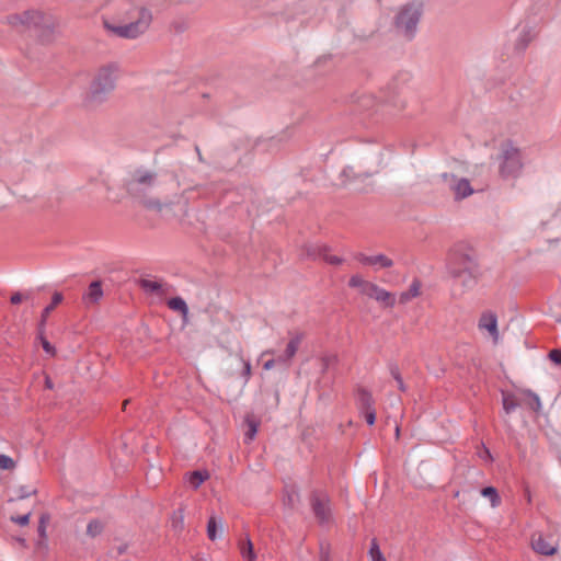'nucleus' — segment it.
<instances>
[{
    "instance_id": "nucleus-16",
    "label": "nucleus",
    "mask_w": 561,
    "mask_h": 561,
    "mask_svg": "<svg viewBox=\"0 0 561 561\" xmlns=\"http://www.w3.org/2000/svg\"><path fill=\"white\" fill-rule=\"evenodd\" d=\"M62 299H64V296L61 293H58V291L54 293V295L51 297V304L46 306L42 312V317H41L38 327L45 328L48 314L54 310V308L57 305H59L62 301Z\"/></svg>"
},
{
    "instance_id": "nucleus-48",
    "label": "nucleus",
    "mask_w": 561,
    "mask_h": 561,
    "mask_svg": "<svg viewBox=\"0 0 561 561\" xmlns=\"http://www.w3.org/2000/svg\"><path fill=\"white\" fill-rule=\"evenodd\" d=\"M413 297H414V296H412V295H411V293H409V291H403V293H401V295H400V301L404 304V302L409 301V300H410L411 298H413Z\"/></svg>"
},
{
    "instance_id": "nucleus-19",
    "label": "nucleus",
    "mask_w": 561,
    "mask_h": 561,
    "mask_svg": "<svg viewBox=\"0 0 561 561\" xmlns=\"http://www.w3.org/2000/svg\"><path fill=\"white\" fill-rule=\"evenodd\" d=\"M502 404L506 414H511L518 407V402L512 392H502Z\"/></svg>"
},
{
    "instance_id": "nucleus-22",
    "label": "nucleus",
    "mask_w": 561,
    "mask_h": 561,
    "mask_svg": "<svg viewBox=\"0 0 561 561\" xmlns=\"http://www.w3.org/2000/svg\"><path fill=\"white\" fill-rule=\"evenodd\" d=\"M524 394L529 398V401L527 402L528 407L536 413H539L542 409L539 396L530 389L524 390Z\"/></svg>"
},
{
    "instance_id": "nucleus-15",
    "label": "nucleus",
    "mask_w": 561,
    "mask_h": 561,
    "mask_svg": "<svg viewBox=\"0 0 561 561\" xmlns=\"http://www.w3.org/2000/svg\"><path fill=\"white\" fill-rule=\"evenodd\" d=\"M531 545L536 552L543 556H552L557 551V548L553 545L547 542L546 539H543L541 536L537 539H534Z\"/></svg>"
},
{
    "instance_id": "nucleus-21",
    "label": "nucleus",
    "mask_w": 561,
    "mask_h": 561,
    "mask_svg": "<svg viewBox=\"0 0 561 561\" xmlns=\"http://www.w3.org/2000/svg\"><path fill=\"white\" fill-rule=\"evenodd\" d=\"M168 307L173 310L178 311L183 316H186L188 313V308L185 302V300L181 297H173L168 300Z\"/></svg>"
},
{
    "instance_id": "nucleus-44",
    "label": "nucleus",
    "mask_w": 561,
    "mask_h": 561,
    "mask_svg": "<svg viewBox=\"0 0 561 561\" xmlns=\"http://www.w3.org/2000/svg\"><path fill=\"white\" fill-rule=\"evenodd\" d=\"M409 293H411L412 296H417L420 294V285L417 282H413L412 285L410 286V289L408 290Z\"/></svg>"
},
{
    "instance_id": "nucleus-55",
    "label": "nucleus",
    "mask_w": 561,
    "mask_h": 561,
    "mask_svg": "<svg viewBox=\"0 0 561 561\" xmlns=\"http://www.w3.org/2000/svg\"><path fill=\"white\" fill-rule=\"evenodd\" d=\"M18 541L23 546L26 547V540L24 538H19Z\"/></svg>"
},
{
    "instance_id": "nucleus-13",
    "label": "nucleus",
    "mask_w": 561,
    "mask_h": 561,
    "mask_svg": "<svg viewBox=\"0 0 561 561\" xmlns=\"http://www.w3.org/2000/svg\"><path fill=\"white\" fill-rule=\"evenodd\" d=\"M356 401L358 409L362 411L374 409V399L371 393L364 389L359 388L356 394Z\"/></svg>"
},
{
    "instance_id": "nucleus-23",
    "label": "nucleus",
    "mask_w": 561,
    "mask_h": 561,
    "mask_svg": "<svg viewBox=\"0 0 561 561\" xmlns=\"http://www.w3.org/2000/svg\"><path fill=\"white\" fill-rule=\"evenodd\" d=\"M139 284H140V287L147 293H152V294L162 293V284L157 280L140 279Z\"/></svg>"
},
{
    "instance_id": "nucleus-18",
    "label": "nucleus",
    "mask_w": 561,
    "mask_h": 561,
    "mask_svg": "<svg viewBox=\"0 0 561 561\" xmlns=\"http://www.w3.org/2000/svg\"><path fill=\"white\" fill-rule=\"evenodd\" d=\"M302 337H304V335L301 333H299L289 340V342L286 346V350H285V358H293L296 355V353L300 346V343L302 341Z\"/></svg>"
},
{
    "instance_id": "nucleus-2",
    "label": "nucleus",
    "mask_w": 561,
    "mask_h": 561,
    "mask_svg": "<svg viewBox=\"0 0 561 561\" xmlns=\"http://www.w3.org/2000/svg\"><path fill=\"white\" fill-rule=\"evenodd\" d=\"M3 23L18 33L33 31L42 42H49L60 26L56 15L37 9L8 14Z\"/></svg>"
},
{
    "instance_id": "nucleus-51",
    "label": "nucleus",
    "mask_w": 561,
    "mask_h": 561,
    "mask_svg": "<svg viewBox=\"0 0 561 561\" xmlns=\"http://www.w3.org/2000/svg\"><path fill=\"white\" fill-rule=\"evenodd\" d=\"M360 178H356V176H353V178H346V182L344 183L345 186H352L354 184L355 181L359 180Z\"/></svg>"
},
{
    "instance_id": "nucleus-25",
    "label": "nucleus",
    "mask_w": 561,
    "mask_h": 561,
    "mask_svg": "<svg viewBox=\"0 0 561 561\" xmlns=\"http://www.w3.org/2000/svg\"><path fill=\"white\" fill-rule=\"evenodd\" d=\"M370 284H371L370 282L363 279L359 275H353L348 280V285L351 287L359 288L360 293L364 295L368 290L367 285H370Z\"/></svg>"
},
{
    "instance_id": "nucleus-43",
    "label": "nucleus",
    "mask_w": 561,
    "mask_h": 561,
    "mask_svg": "<svg viewBox=\"0 0 561 561\" xmlns=\"http://www.w3.org/2000/svg\"><path fill=\"white\" fill-rule=\"evenodd\" d=\"M276 359V364H283L285 365V367H288L289 366V363L291 360V358H285V352L283 354H280L279 356H277Z\"/></svg>"
},
{
    "instance_id": "nucleus-10",
    "label": "nucleus",
    "mask_w": 561,
    "mask_h": 561,
    "mask_svg": "<svg viewBox=\"0 0 561 561\" xmlns=\"http://www.w3.org/2000/svg\"><path fill=\"white\" fill-rule=\"evenodd\" d=\"M478 327L480 330H485L491 335L494 343H497L500 333L497 330V317L492 311L483 312L479 319Z\"/></svg>"
},
{
    "instance_id": "nucleus-28",
    "label": "nucleus",
    "mask_w": 561,
    "mask_h": 561,
    "mask_svg": "<svg viewBox=\"0 0 561 561\" xmlns=\"http://www.w3.org/2000/svg\"><path fill=\"white\" fill-rule=\"evenodd\" d=\"M393 265V261L383 254L373 255V266L388 268Z\"/></svg>"
},
{
    "instance_id": "nucleus-26",
    "label": "nucleus",
    "mask_w": 561,
    "mask_h": 561,
    "mask_svg": "<svg viewBox=\"0 0 561 561\" xmlns=\"http://www.w3.org/2000/svg\"><path fill=\"white\" fill-rule=\"evenodd\" d=\"M368 554L371 561H386L376 539L371 540Z\"/></svg>"
},
{
    "instance_id": "nucleus-53",
    "label": "nucleus",
    "mask_w": 561,
    "mask_h": 561,
    "mask_svg": "<svg viewBox=\"0 0 561 561\" xmlns=\"http://www.w3.org/2000/svg\"><path fill=\"white\" fill-rule=\"evenodd\" d=\"M483 457H488L489 459L492 458L489 449H486V448L484 449Z\"/></svg>"
},
{
    "instance_id": "nucleus-35",
    "label": "nucleus",
    "mask_w": 561,
    "mask_h": 561,
    "mask_svg": "<svg viewBox=\"0 0 561 561\" xmlns=\"http://www.w3.org/2000/svg\"><path fill=\"white\" fill-rule=\"evenodd\" d=\"M31 513L20 516H12L11 520L20 526H26L30 523Z\"/></svg>"
},
{
    "instance_id": "nucleus-17",
    "label": "nucleus",
    "mask_w": 561,
    "mask_h": 561,
    "mask_svg": "<svg viewBox=\"0 0 561 561\" xmlns=\"http://www.w3.org/2000/svg\"><path fill=\"white\" fill-rule=\"evenodd\" d=\"M208 477L209 476L207 471L195 470L188 473L187 482L193 489L196 490L206 479H208Z\"/></svg>"
},
{
    "instance_id": "nucleus-9",
    "label": "nucleus",
    "mask_w": 561,
    "mask_h": 561,
    "mask_svg": "<svg viewBox=\"0 0 561 561\" xmlns=\"http://www.w3.org/2000/svg\"><path fill=\"white\" fill-rule=\"evenodd\" d=\"M368 286V290L366 291V296L369 298L375 299L377 302H380L383 305V307H393L396 304V297L390 291H387L386 289L379 287L378 285L371 283Z\"/></svg>"
},
{
    "instance_id": "nucleus-30",
    "label": "nucleus",
    "mask_w": 561,
    "mask_h": 561,
    "mask_svg": "<svg viewBox=\"0 0 561 561\" xmlns=\"http://www.w3.org/2000/svg\"><path fill=\"white\" fill-rule=\"evenodd\" d=\"M103 525L98 519H92L87 526V534L91 537H95L102 533Z\"/></svg>"
},
{
    "instance_id": "nucleus-29",
    "label": "nucleus",
    "mask_w": 561,
    "mask_h": 561,
    "mask_svg": "<svg viewBox=\"0 0 561 561\" xmlns=\"http://www.w3.org/2000/svg\"><path fill=\"white\" fill-rule=\"evenodd\" d=\"M49 519H50V516L47 513L42 514L39 517L37 534H38V537L42 539L47 538L46 527H47Z\"/></svg>"
},
{
    "instance_id": "nucleus-36",
    "label": "nucleus",
    "mask_w": 561,
    "mask_h": 561,
    "mask_svg": "<svg viewBox=\"0 0 561 561\" xmlns=\"http://www.w3.org/2000/svg\"><path fill=\"white\" fill-rule=\"evenodd\" d=\"M323 261L332 264V265H340L343 263V259L336 255H330L329 252H325V255L323 256Z\"/></svg>"
},
{
    "instance_id": "nucleus-46",
    "label": "nucleus",
    "mask_w": 561,
    "mask_h": 561,
    "mask_svg": "<svg viewBox=\"0 0 561 561\" xmlns=\"http://www.w3.org/2000/svg\"><path fill=\"white\" fill-rule=\"evenodd\" d=\"M126 549H127V546L119 545V546H117L116 548H114L112 550V554L121 556V554H123L126 551Z\"/></svg>"
},
{
    "instance_id": "nucleus-24",
    "label": "nucleus",
    "mask_w": 561,
    "mask_h": 561,
    "mask_svg": "<svg viewBox=\"0 0 561 561\" xmlns=\"http://www.w3.org/2000/svg\"><path fill=\"white\" fill-rule=\"evenodd\" d=\"M218 528L221 530V524L217 523V519L215 516H210L209 519H208V523H207V536L210 540H216L219 535H218Z\"/></svg>"
},
{
    "instance_id": "nucleus-34",
    "label": "nucleus",
    "mask_w": 561,
    "mask_h": 561,
    "mask_svg": "<svg viewBox=\"0 0 561 561\" xmlns=\"http://www.w3.org/2000/svg\"><path fill=\"white\" fill-rule=\"evenodd\" d=\"M15 467L14 460L4 454H0V469L11 470Z\"/></svg>"
},
{
    "instance_id": "nucleus-38",
    "label": "nucleus",
    "mask_w": 561,
    "mask_h": 561,
    "mask_svg": "<svg viewBox=\"0 0 561 561\" xmlns=\"http://www.w3.org/2000/svg\"><path fill=\"white\" fill-rule=\"evenodd\" d=\"M368 425H374L376 422L375 409L362 411Z\"/></svg>"
},
{
    "instance_id": "nucleus-4",
    "label": "nucleus",
    "mask_w": 561,
    "mask_h": 561,
    "mask_svg": "<svg viewBox=\"0 0 561 561\" xmlns=\"http://www.w3.org/2000/svg\"><path fill=\"white\" fill-rule=\"evenodd\" d=\"M157 178H131L127 183L128 194L147 209L162 213L163 209L170 208L175 204H180V197L165 198L163 202L153 196L152 193L157 188Z\"/></svg>"
},
{
    "instance_id": "nucleus-31",
    "label": "nucleus",
    "mask_w": 561,
    "mask_h": 561,
    "mask_svg": "<svg viewBox=\"0 0 561 561\" xmlns=\"http://www.w3.org/2000/svg\"><path fill=\"white\" fill-rule=\"evenodd\" d=\"M390 374L391 376L394 378V380L397 381L398 383V388L401 390V391H405V386H404V382L402 380V377L400 375V371H399V368L397 365L394 364H391L390 367Z\"/></svg>"
},
{
    "instance_id": "nucleus-11",
    "label": "nucleus",
    "mask_w": 561,
    "mask_h": 561,
    "mask_svg": "<svg viewBox=\"0 0 561 561\" xmlns=\"http://www.w3.org/2000/svg\"><path fill=\"white\" fill-rule=\"evenodd\" d=\"M450 187L454 191L455 199H463L474 192L483 191V188H474L467 178H460Z\"/></svg>"
},
{
    "instance_id": "nucleus-12",
    "label": "nucleus",
    "mask_w": 561,
    "mask_h": 561,
    "mask_svg": "<svg viewBox=\"0 0 561 561\" xmlns=\"http://www.w3.org/2000/svg\"><path fill=\"white\" fill-rule=\"evenodd\" d=\"M325 252H329V247L324 244H307L302 254L311 260H323Z\"/></svg>"
},
{
    "instance_id": "nucleus-37",
    "label": "nucleus",
    "mask_w": 561,
    "mask_h": 561,
    "mask_svg": "<svg viewBox=\"0 0 561 561\" xmlns=\"http://www.w3.org/2000/svg\"><path fill=\"white\" fill-rule=\"evenodd\" d=\"M548 357L556 365H561V350H559V348L551 350L548 354Z\"/></svg>"
},
{
    "instance_id": "nucleus-7",
    "label": "nucleus",
    "mask_w": 561,
    "mask_h": 561,
    "mask_svg": "<svg viewBox=\"0 0 561 561\" xmlns=\"http://www.w3.org/2000/svg\"><path fill=\"white\" fill-rule=\"evenodd\" d=\"M422 15L420 2H411L403 5L396 18L397 27L407 36L412 37Z\"/></svg>"
},
{
    "instance_id": "nucleus-56",
    "label": "nucleus",
    "mask_w": 561,
    "mask_h": 561,
    "mask_svg": "<svg viewBox=\"0 0 561 561\" xmlns=\"http://www.w3.org/2000/svg\"><path fill=\"white\" fill-rule=\"evenodd\" d=\"M459 495H460V491H456V492L454 493V497H459Z\"/></svg>"
},
{
    "instance_id": "nucleus-20",
    "label": "nucleus",
    "mask_w": 561,
    "mask_h": 561,
    "mask_svg": "<svg viewBox=\"0 0 561 561\" xmlns=\"http://www.w3.org/2000/svg\"><path fill=\"white\" fill-rule=\"evenodd\" d=\"M480 493L483 497L490 500L492 507H497L501 504V497L494 486H485L480 491Z\"/></svg>"
},
{
    "instance_id": "nucleus-5",
    "label": "nucleus",
    "mask_w": 561,
    "mask_h": 561,
    "mask_svg": "<svg viewBox=\"0 0 561 561\" xmlns=\"http://www.w3.org/2000/svg\"><path fill=\"white\" fill-rule=\"evenodd\" d=\"M450 274L455 285H459L463 290L474 287L479 275L478 264L472 256L467 253H458L450 263Z\"/></svg>"
},
{
    "instance_id": "nucleus-54",
    "label": "nucleus",
    "mask_w": 561,
    "mask_h": 561,
    "mask_svg": "<svg viewBox=\"0 0 561 561\" xmlns=\"http://www.w3.org/2000/svg\"><path fill=\"white\" fill-rule=\"evenodd\" d=\"M483 457H488L489 459L492 458L489 449H486V448L484 449Z\"/></svg>"
},
{
    "instance_id": "nucleus-50",
    "label": "nucleus",
    "mask_w": 561,
    "mask_h": 561,
    "mask_svg": "<svg viewBox=\"0 0 561 561\" xmlns=\"http://www.w3.org/2000/svg\"><path fill=\"white\" fill-rule=\"evenodd\" d=\"M36 548L37 550H43V549H46L47 548V542H46V539H42L39 538L36 542Z\"/></svg>"
},
{
    "instance_id": "nucleus-27",
    "label": "nucleus",
    "mask_w": 561,
    "mask_h": 561,
    "mask_svg": "<svg viewBox=\"0 0 561 561\" xmlns=\"http://www.w3.org/2000/svg\"><path fill=\"white\" fill-rule=\"evenodd\" d=\"M44 329L42 327H38V339L41 341L42 347L50 356H54L56 353L55 347L47 341V339L44 336Z\"/></svg>"
},
{
    "instance_id": "nucleus-3",
    "label": "nucleus",
    "mask_w": 561,
    "mask_h": 561,
    "mask_svg": "<svg viewBox=\"0 0 561 561\" xmlns=\"http://www.w3.org/2000/svg\"><path fill=\"white\" fill-rule=\"evenodd\" d=\"M118 75L119 66L116 62H106L99 66L92 73L84 98L85 104L94 106L103 103L106 96L116 88Z\"/></svg>"
},
{
    "instance_id": "nucleus-32",
    "label": "nucleus",
    "mask_w": 561,
    "mask_h": 561,
    "mask_svg": "<svg viewBox=\"0 0 561 561\" xmlns=\"http://www.w3.org/2000/svg\"><path fill=\"white\" fill-rule=\"evenodd\" d=\"M242 557L247 559L248 561H253L255 559V554L253 551V545L251 540L248 538L245 546L241 549Z\"/></svg>"
},
{
    "instance_id": "nucleus-41",
    "label": "nucleus",
    "mask_w": 561,
    "mask_h": 561,
    "mask_svg": "<svg viewBox=\"0 0 561 561\" xmlns=\"http://www.w3.org/2000/svg\"><path fill=\"white\" fill-rule=\"evenodd\" d=\"M243 363V370H242V377L245 378V381H248L250 375H251V364L249 360H242Z\"/></svg>"
},
{
    "instance_id": "nucleus-39",
    "label": "nucleus",
    "mask_w": 561,
    "mask_h": 561,
    "mask_svg": "<svg viewBox=\"0 0 561 561\" xmlns=\"http://www.w3.org/2000/svg\"><path fill=\"white\" fill-rule=\"evenodd\" d=\"M355 259L363 265L373 266V255H366L364 253H357Z\"/></svg>"
},
{
    "instance_id": "nucleus-40",
    "label": "nucleus",
    "mask_w": 561,
    "mask_h": 561,
    "mask_svg": "<svg viewBox=\"0 0 561 561\" xmlns=\"http://www.w3.org/2000/svg\"><path fill=\"white\" fill-rule=\"evenodd\" d=\"M256 432H257L256 423L253 422V421L249 422V430H248V432L245 434V438L249 439V440L253 439V437L255 436Z\"/></svg>"
},
{
    "instance_id": "nucleus-52",
    "label": "nucleus",
    "mask_w": 561,
    "mask_h": 561,
    "mask_svg": "<svg viewBox=\"0 0 561 561\" xmlns=\"http://www.w3.org/2000/svg\"><path fill=\"white\" fill-rule=\"evenodd\" d=\"M45 383L48 389H53V382L48 377L46 378Z\"/></svg>"
},
{
    "instance_id": "nucleus-6",
    "label": "nucleus",
    "mask_w": 561,
    "mask_h": 561,
    "mask_svg": "<svg viewBox=\"0 0 561 561\" xmlns=\"http://www.w3.org/2000/svg\"><path fill=\"white\" fill-rule=\"evenodd\" d=\"M496 161L503 174L516 173L523 165L520 151L508 140L500 142Z\"/></svg>"
},
{
    "instance_id": "nucleus-47",
    "label": "nucleus",
    "mask_w": 561,
    "mask_h": 561,
    "mask_svg": "<svg viewBox=\"0 0 561 561\" xmlns=\"http://www.w3.org/2000/svg\"><path fill=\"white\" fill-rule=\"evenodd\" d=\"M320 561H330L329 550H328V549H324V547H323V546H321V551H320Z\"/></svg>"
},
{
    "instance_id": "nucleus-1",
    "label": "nucleus",
    "mask_w": 561,
    "mask_h": 561,
    "mask_svg": "<svg viewBox=\"0 0 561 561\" xmlns=\"http://www.w3.org/2000/svg\"><path fill=\"white\" fill-rule=\"evenodd\" d=\"M152 23L150 9L135 3H124L114 16H104V30L114 36L136 39L144 35Z\"/></svg>"
},
{
    "instance_id": "nucleus-49",
    "label": "nucleus",
    "mask_w": 561,
    "mask_h": 561,
    "mask_svg": "<svg viewBox=\"0 0 561 561\" xmlns=\"http://www.w3.org/2000/svg\"><path fill=\"white\" fill-rule=\"evenodd\" d=\"M275 365H276V359H275V358H273V359H268V360H266V362L264 363L263 368H264L265 370H270V369H272Z\"/></svg>"
},
{
    "instance_id": "nucleus-42",
    "label": "nucleus",
    "mask_w": 561,
    "mask_h": 561,
    "mask_svg": "<svg viewBox=\"0 0 561 561\" xmlns=\"http://www.w3.org/2000/svg\"><path fill=\"white\" fill-rule=\"evenodd\" d=\"M336 362V357L335 356H325L323 359H322V363H323V370H327L330 368L331 365H333L334 363Z\"/></svg>"
},
{
    "instance_id": "nucleus-33",
    "label": "nucleus",
    "mask_w": 561,
    "mask_h": 561,
    "mask_svg": "<svg viewBox=\"0 0 561 561\" xmlns=\"http://www.w3.org/2000/svg\"><path fill=\"white\" fill-rule=\"evenodd\" d=\"M36 492H37L36 489H31V488H28L26 485H21L16 490V493H18L16 499L18 500H24V499L30 497L33 494H36Z\"/></svg>"
},
{
    "instance_id": "nucleus-8",
    "label": "nucleus",
    "mask_w": 561,
    "mask_h": 561,
    "mask_svg": "<svg viewBox=\"0 0 561 561\" xmlns=\"http://www.w3.org/2000/svg\"><path fill=\"white\" fill-rule=\"evenodd\" d=\"M311 511L320 525H328L332 522V507L330 496L319 490L310 494Z\"/></svg>"
},
{
    "instance_id": "nucleus-14",
    "label": "nucleus",
    "mask_w": 561,
    "mask_h": 561,
    "mask_svg": "<svg viewBox=\"0 0 561 561\" xmlns=\"http://www.w3.org/2000/svg\"><path fill=\"white\" fill-rule=\"evenodd\" d=\"M102 297V284L100 280H94L90 284L88 291L83 295V300L89 302H98Z\"/></svg>"
},
{
    "instance_id": "nucleus-45",
    "label": "nucleus",
    "mask_w": 561,
    "mask_h": 561,
    "mask_svg": "<svg viewBox=\"0 0 561 561\" xmlns=\"http://www.w3.org/2000/svg\"><path fill=\"white\" fill-rule=\"evenodd\" d=\"M22 299H23L22 294H21V293H19V291H16V293H14V294L11 296L10 301H11V304H13V305H18V304H20V302L22 301Z\"/></svg>"
}]
</instances>
